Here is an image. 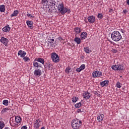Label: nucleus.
<instances>
[{
  "instance_id": "obj_1",
  "label": "nucleus",
  "mask_w": 129,
  "mask_h": 129,
  "mask_svg": "<svg viewBox=\"0 0 129 129\" xmlns=\"http://www.w3.org/2000/svg\"><path fill=\"white\" fill-rule=\"evenodd\" d=\"M111 38L114 42H118V41L121 40V34L119 32L115 31L111 33Z\"/></svg>"
},
{
  "instance_id": "obj_2",
  "label": "nucleus",
  "mask_w": 129,
  "mask_h": 129,
  "mask_svg": "<svg viewBox=\"0 0 129 129\" xmlns=\"http://www.w3.org/2000/svg\"><path fill=\"white\" fill-rule=\"evenodd\" d=\"M57 10L61 15H65L68 12V9L66 7H64L63 4H59L58 5Z\"/></svg>"
},
{
  "instance_id": "obj_3",
  "label": "nucleus",
  "mask_w": 129,
  "mask_h": 129,
  "mask_svg": "<svg viewBox=\"0 0 129 129\" xmlns=\"http://www.w3.org/2000/svg\"><path fill=\"white\" fill-rule=\"evenodd\" d=\"M27 53L25 51H23V50H20L18 52V56H20L21 58H23V59L24 60L25 62H28L30 61V58L28 56H25Z\"/></svg>"
},
{
  "instance_id": "obj_4",
  "label": "nucleus",
  "mask_w": 129,
  "mask_h": 129,
  "mask_svg": "<svg viewBox=\"0 0 129 129\" xmlns=\"http://www.w3.org/2000/svg\"><path fill=\"white\" fill-rule=\"evenodd\" d=\"M72 126L73 129L79 128V127H80L79 120L77 119L73 120L72 121Z\"/></svg>"
},
{
  "instance_id": "obj_5",
  "label": "nucleus",
  "mask_w": 129,
  "mask_h": 129,
  "mask_svg": "<svg viewBox=\"0 0 129 129\" xmlns=\"http://www.w3.org/2000/svg\"><path fill=\"white\" fill-rule=\"evenodd\" d=\"M51 59L53 62L54 63H58L60 61V59L59 58V55L56 53V52H53L51 54Z\"/></svg>"
},
{
  "instance_id": "obj_6",
  "label": "nucleus",
  "mask_w": 129,
  "mask_h": 129,
  "mask_svg": "<svg viewBox=\"0 0 129 129\" xmlns=\"http://www.w3.org/2000/svg\"><path fill=\"white\" fill-rule=\"evenodd\" d=\"M102 76V73L99 71H95L92 74V76L94 78H96V77H100Z\"/></svg>"
},
{
  "instance_id": "obj_7",
  "label": "nucleus",
  "mask_w": 129,
  "mask_h": 129,
  "mask_svg": "<svg viewBox=\"0 0 129 129\" xmlns=\"http://www.w3.org/2000/svg\"><path fill=\"white\" fill-rule=\"evenodd\" d=\"M0 42H1L2 44H4L5 46H8V44L9 43V39L5 38V37H2L1 39H0Z\"/></svg>"
},
{
  "instance_id": "obj_8",
  "label": "nucleus",
  "mask_w": 129,
  "mask_h": 129,
  "mask_svg": "<svg viewBox=\"0 0 129 129\" xmlns=\"http://www.w3.org/2000/svg\"><path fill=\"white\" fill-rule=\"evenodd\" d=\"M40 126H41V120L37 119L34 124V128L38 129Z\"/></svg>"
},
{
  "instance_id": "obj_9",
  "label": "nucleus",
  "mask_w": 129,
  "mask_h": 129,
  "mask_svg": "<svg viewBox=\"0 0 129 129\" xmlns=\"http://www.w3.org/2000/svg\"><path fill=\"white\" fill-rule=\"evenodd\" d=\"M34 75L38 77L42 75V71L40 69L35 70L34 72Z\"/></svg>"
},
{
  "instance_id": "obj_10",
  "label": "nucleus",
  "mask_w": 129,
  "mask_h": 129,
  "mask_svg": "<svg viewBox=\"0 0 129 129\" xmlns=\"http://www.w3.org/2000/svg\"><path fill=\"white\" fill-rule=\"evenodd\" d=\"M83 96L85 99H89V98H90L91 97V95L90 94V93H89L88 92H85L84 93Z\"/></svg>"
},
{
  "instance_id": "obj_11",
  "label": "nucleus",
  "mask_w": 129,
  "mask_h": 129,
  "mask_svg": "<svg viewBox=\"0 0 129 129\" xmlns=\"http://www.w3.org/2000/svg\"><path fill=\"white\" fill-rule=\"evenodd\" d=\"M88 20L89 23H91V24H93V23L95 22V17L93 16H90L88 17Z\"/></svg>"
},
{
  "instance_id": "obj_12",
  "label": "nucleus",
  "mask_w": 129,
  "mask_h": 129,
  "mask_svg": "<svg viewBox=\"0 0 129 129\" xmlns=\"http://www.w3.org/2000/svg\"><path fill=\"white\" fill-rule=\"evenodd\" d=\"M34 61H37V62H39V63H41V64H45V60L44 58L38 57V58H36L34 59Z\"/></svg>"
},
{
  "instance_id": "obj_13",
  "label": "nucleus",
  "mask_w": 129,
  "mask_h": 129,
  "mask_svg": "<svg viewBox=\"0 0 129 129\" xmlns=\"http://www.w3.org/2000/svg\"><path fill=\"white\" fill-rule=\"evenodd\" d=\"M87 38V33L86 32H83L81 34V40H85Z\"/></svg>"
},
{
  "instance_id": "obj_14",
  "label": "nucleus",
  "mask_w": 129,
  "mask_h": 129,
  "mask_svg": "<svg viewBox=\"0 0 129 129\" xmlns=\"http://www.w3.org/2000/svg\"><path fill=\"white\" fill-rule=\"evenodd\" d=\"M100 85L103 87L104 86H107L108 85V83H109V81L108 80H105L103 82H101Z\"/></svg>"
},
{
  "instance_id": "obj_15",
  "label": "nucleus",
  "mask_w": 129,
  "mask_h": 129,
  "mask_svg": "<svg viewBox=\"0 0 129 129\" xmlns=\"http://www.w3.org/2000/svg\"><path fill=\"white\" fill-rule=\"evenodd\" d=\"M10 30H11V27H10V25H7V26H6L3 28V31L4 32H5L6 33H8V32H10Z\"/></svg>"
},
{
  "instance_id": "obj_16",
  "label": "nucleus",
  "mask_w": 129,
  "mask_h": 129,
  "mask_svg": "<svg viewBox=\"0 0 129 129\" xmlns=\"http://www.w3.org/2000/svg\"><path fill=\"white\" fill-rule=\"evenodd\" d=\"M26 24L29 29H33V22L32 21L28 20L26 21Z\"/></svg>"
},
{
  "instance_id": "obj_17",
  "label": "nucleus",
  "mask_w": 129,
  "mask_h": 129,
  "mask_svg": "<svg viewBox=\"0 0 129 129\" xmlns=\"http://www.w3.org/2000/svg\"><path fill=\"white\" fill-rule=\"evenodd\" d=\"M103 118H104V115L103 114L99 115L97 117V120L99 122L102 121V120H103Z\"/></svg>"
},
{
  "instance_id": "obj_18",
  "label": "nucleus",
  "mask_w": 129,
  "mask_h": 129,
  "mask_svg": "<svg viewBox=\"0 0 129 129\" xmlns=\"http://www.w3.org/2000/svg\"><path fill=\"white\" fill-rule=\"evenodd\" d=\"M15 120L17 123H21V122H22V118H21V117L20 116H16Z\"/></svg>"
},
{
  "instance_id": "obj_19",
  "label": "nucleus",
  "mask_w": 129,
  "mask_h": 129,
  "mask_svg": "<svg viewBox=\"0 0 129 129\" xmlns=\"http://www.w3.org/2000/svg\"><path fill=\"white\" fill-rule=\"evenodd\" d=\"M75 42L77 43L78 45H79V44H81V39L79 38V37H75L74 39Z\"/></svg>"
},
{
  "instance_id": "obj_20",
  "label": "nucleus",
  "mask_w": 129,
  "mask_h": 129,
  "mask_svg": "<svg viewBox=\"0 0 129 129\" xmlns=\"http://www.w3.org/2000/svg\"><path fill=\"white\" fill-rule=\"evenodd\" d=\"M19 15V11L15 10L12 14H11V17L13 18V17H17Z\"/></svg>"
},
{
  "instance_id": "obj_21",
  "label": "nucleus",
  "mask_w": 129,
  "mask_h": 129,
  "mask_svg": "<svg viewBox=\"0 0 129 129\" xmlns=\"http://www.w3.org/2000/svg\"><path fill=\"white\" fill-rule=\"evenodd\" d=\"M74 31L77 34H79L81 33V31H82V29H81V28L79 27H76L74 29Z\"/></svg>"
},
{
  "instance_id": "obj_22",
  "label": "nucleus",
  "mask_w": 129,
  "mask_h": 129,
  "mask_svg": "<svg viewBox=\"0 0 129 129\" xmlns=\"http://www.w3.org/2000/svg\"><path fill=\"white\" fill-rule=\"evenodd\" d=\"M5 5H1L0 6V12H1V13H4V12H5V11H6V8Z\"/></svg>"
},
{
  "instance_id": "obj_23",
  "label": "nucleus",
  "mask_w": 129,
  "mask_h": 129,
  "mask_svg": "<svg viewBox=\"0 0 129 129\" xmlns=\"http://www.w3.org/2000/svg\"><path fill=\"white\" fill-rule=\"evenodd\" d=\"M33 66L34 67H36V68H38V67H41V65L39 64V63L35 60L33 62Z\"/></svg>"
},
{
  "instance_id": "obj_24",
  "label": "nucleus",
  "mask_w": 129,
  "mask_h": 129,
  "mask_svg": "<svg viewBox=\"0 0 129 129\" xmlns=\"http://www.w3.org/2000/svg\"><path fill=\"white\" fill-rule=\"evenodd\" d=\"M84 50L85 53H87V54H89L90 53V50L89 49V47H84Z\"/></svg>"
},
{
  "instance_id": "obj_25",
  "label": "nucleus",
  "mask_w": 129,
  "mask_h": 129,
  "mask_svg": "<svg viewBox=\"0 0 129 129\" xmlns=\"http://www.w3.org/2000/svg\"><path fill=\"white\" fill-rule=\"evenodd\" d=\"M70 70H71V68H70V67H68L64 72L66 73H67V74H69V73H70Z\"/></svg>"
},
{
  "instance_id": "obj_26",
  "label": "nucleus",
  "mask_w": 129,
  "mask_h": 129,
  "mask_svg": "<svg viewBox=\"0 0 129 129\" xmlns=\"http://www.w3.org/2000/svg\"><path fill=\"white\" fill-rule=\"evenodd\" d=\"M10 109H11L10 108H3L1 111V113L4 114L5 112H7L8 110H10Z\"/></svg>"
},
{
  "instance_id": "obj_27",
  "label": "nucleus",
  "mask_w": 129,
  "mask_h": 129,
  "mask_svg": "<svg viewBox=\"0 0 129 129\" xmlns=\"http://www.w3.org/2000/svg\"><path fill=\"white\" fill-rule=\"evenodd\" d=\"M3 104H4V105H5L6 106H8L9 105V100H4L3 101Z\"/></svg>"
},
{
  "instance_id": "obj_28",
  "label": "nucleus",
  "mask_w": 129,
  "mask_h": 129,
  "mask_svg": "<svg viewBox=\"0 0 129 129\" xmlns=\"http://www.w3.org/2000/svg\"><path fill=\"white\" fill-rule=\"evenodd\" d=\"M47 5L50 8H53V7H55L53 3L51 2V0L49 1V2L48 3Z\"/></svg>"
},
{
  "instance_id": "obj_29",
  "label": "nucleus",
  "mask_w": 129,
  "mask_h": 129,
  "mask_svg": "<svg viewBox=\"0 0 129 129\" xmlns=\"http://www.w3.org/2000/svg\"><path fill=\"white\" fill-rule=\"evenodd\" d=\"M93 93L95 94V95H97L98 97H100V94H99L100 92L99 91H94Z\"/></svg>"
},
{
  "instance_id": "obj_30",
  "label": "nucleus",
  "mask_w": 129,
  "mask_h": 129,
  "mask_svg": "<svg viewBox=\"0 0 129 129\" xmlns=\"http://www.w3.org/2000/svg\"><path fill=\"white\" fill-rule=\"evenodd\" d=\"M82 105L81 102L78 103L75 105V107L76 108H79Z\"/></svg>"
},
{
  "instance_id": "obj_31",
  "label": "nucleus",
  "mask_w": 129,
  "mask_h": 129,
  "mask_svg": "<svg viewBox=\"0 0 129 129\" xmlns=\"http://www.w3.org/2000/svg\"><path fill=\"white\" fill-rule=\"evenodd\" d=\"M117 70L120 71V70H123V66L120 64L117 65Z\"/></svg>"
},
{
  "instance_id": "obj_32",
  "label": "nucleus",
  "mask_w": 129,
  "mask_h": 129,
  "mask_svg": "<svg viewBox=\"0 0 129 129\" xmlns=\"http://www.w3.org/2000/svg\"><path fill=\"white\" fill-rule=\"evenodd\" d=\"M73 102H76L78 100V97H73L72 99Z\"/></svg>"
},
{
  "instance_id": "obj_33",
  "label": "nucleus",
  "mask_w": 129,
  "mask_h": 129,
  "mask_svg": "<svg viewBox=\"0 0 129 129\" xmlns=\"http://www.w3.org/2000/svg\"><path fill=\"white\" fill-rule=\"evenodd\" d=\"M5 127V123L4 122H0V129H3Z\"/></svg>"
},
{
  "instance_id": "obj_34",
  "label": "nucleus",
  "mask_w": 129,
  "mask_h": 129,
  "mask_svg": "<svg viewBox=\"0 0 129 129\" xmlns=\"http://www.w3.org/2000/svg\"><path fill=\"white\" fill-rule=\"evenodd\" d=\"M98 19H99V20H101V19H102L103 18V15H102V14L101 13H99L98 14L97 16Z\"/></svg>"
},
{
  "instance_id": "obj_35",
  "label": "nucleus",
  "mask_w": 129,
  "mask_h": 129,
  "mask_svg": "<svg viewBox=\"0 0 129 129\" xmlns=\"http://www.w3.org/2000/svg\"><path fill=\"white\" fill-rule=\"evenodd\" d=\"M116 85L118 88H120V87H121L122 84L119 83V82H117Z\"/></svg>"
},
{
  "instance_id": "obj_36",
  "label": "nucleus",
  "mask_w": 129,
  "mask_h": 129,
  "mask_svg": "<svg viewBox=\"0 0 129 129\" xmlns=\"http://www.w3.org/2000/svg\"><path fill=\"white\" fill-rule=\"evenodd\" d=\"M27 16L28 18H31V19H35V16L32 15L31 14H27Z\"/></svg>"
},
{
  "instance_id": "obj_37",
  "label": "nucleus",
  "mask_w": 129,
  "mask_h": 129,
  "mask_svg": "<svg viewBox=\"0 0 129 129\" xmlns=\"http://www.w3.org/2000/svg\"><path fill=\"white\" fill-rule=\"evenodd\" d=\"M111 68L112 69V70H117V66L115 65V66H111Z\"/></svg>"
},
{
  "instance_id": "obj_38",
  "label": "nucleus",
  "mask_w": 129,
  "mask_h": 129,
  "mask_svg": "<svg viewBox=\"0 0 129 129\" xmlns=\"http://www.w3.org/2000/svg\"><path fill=\"white\" fill-rule=\"evenodd\" d=\"M46 5H48V3H49V0H42L41 4H46Z\"/></svg>"
},
{
  "instance_id": "obj_39",
  "label": "nucleus",
  "mask_w": 129,
  "mask_h": 129,
  "mask_svg": "<svg viewBox=\"0 0 129 129\" xmlns=\"http://www.w3.org/2000/svg\"><path fill=\"white\" fill-rule=\"evenodd\" d=\"M49 70H52V67L51 66V63L50 62L48 63L47 66Z\"/></svg>"
},
{
  "instance_id": "obj_40",
  "label": "nucleus",
  "mask_w": 129,
  "mask_h": 129,
  "mask_svg": "<svg viewBox=\"0 0 129 129\" xmlns=\"http://www.w3.org/2000/svg\"><path fill=\"white\" fill-rule=\"evenodd\" d=\"M80 68L81 70H84L85 69V64H82Z\"/></svg>"
},
{
  "instance_id": "obj_41",
  "label": "nucleus",
  "mask_w": 129,
  "mask_h": 129,
  "mask_svg": "<svg viewBox=\"0 0 129 129\" xmlns=\"http://www.w3.org/2000/svg\"><path fill=\"white\" fill-rule=\"evenodd\" d=\"M52 12H56V8L55 6L52 7V8H50Z\"/></svg>"
},
{
  "instance_id": "obj_42",
  "label": "nucleus",
  "mask_w": 129,
  "mask_h": 129,
  "mask_svg": "<svg viewBox=\"0 0 129 129\" xmlns=\"http://www.w3.org/2000/svg\"><path fill=\"white\" fill-rule=\"evenodd\" d=\"M51 3H52L53 5L56 6V2L55 0H50Z\"/></svg>"
},
{
  "instance_id": "obj_43",
  "label": "nucleus",
  "mask_w": 129,
  "mask_h": 129,
  "mask_svg": "<svg viewBox=\"0 0 129 129\" xmlns=\"http://www.w3.org/2000/svg\"><path fill=\"white\" fill-rule=\"evenodd\" d=\"M76 71H77V72H81V71H82V70H81L80 68L76 69Z\"/></svg>"
},
{
  "instance_id": "obj_44",
  "label": "nucleus",
  "mask_w": 129,
  "mask_h": 129,
  "mask_svg": "<svg viewBox=\"0 0 129 129\" xmlns=\"http://www.w3.org/2000/svg\"><path fill=\"white\" fill-rule=\"evenodd\" d=\"M54 39H49L48 43H49V44H51V43H53V42H54Z\"/></svg>"
},
{
  "instance_id": "obj_45",
  "label": "nucleus",
  "mask_w": 129,
  "mask_h": 129,
  "mask_svg": "<svg viewBox=\"0 0 129 129\" xmlns=\"http://www.w3.org/2000/svg\"><path fill=\"white\" fill-rule=\"evenodd\" d=\"M112 52H113V53H117V50L115 49H112L111 50Z\"/></svg>"
},
{
  "instance_id": "obj_46",
  "label": "nucleus",
  "mask_w": 129,
  "mask_h": 129,
  "mask_svg": "<svg viewBox=\"0 0 129 129\" xmlns=\"http://www.w3.org/2000/svg\"><path fill=\"white\" fill-rule=\"evenodd\" d=\"M58 40L61 42V41H63V38H62V37H61L60 36H59V37H58Z\"/></svg>"
},
{
  "instance_id": "obj_47",
  "label": "nucleus",
  "mask_w": 129,
  "mask_h": 129,
  "mask_svg": "<svg viewBox=\"0 0 129 129\" xmlns=\"http://www.w3.org/2000/svg\"><path fill=\"white\" fill-rule=\"evenodd\" d=\"M21 129H28V127H27V126H23L21 127Z\"/></svg>"
},
{
  "instance_id": "obj_48",
  "label": "nucleus",
  "mask_w": 129,
  "mask_h": 129,
  "mask_svg": "<svg viewBox=\"0 0 129 129\" xmlns=\"http://www.w3.org/2000/svg\"><path fill=\"white\" fill-rule=\"evenodd\" d=\"M120 32H121V33H122V34H124V32H125V31H124V30L121 29H120Z\"/></svg>"
},
{
  "instance_id": "obj_49",
  "label": "nucleus",
  "mask_w": 129,
  "mask_h": 129,
  "mask_svg": "<svg viewBox=\"0 0 129 129\" xmlns=\"http://www.w3.org/2000/svg\"><path fill=\"white\" fill-rule=\"evenodd\" d=\"M77 112L79 113V112H82V111H81V109H79L77 110Z\"/></svg>"
},
{
  "instance_id": "obj_50",
  "label": "nucleus",
  "mask_w": 129,
  "mask_h": 129,
  "mask_svg": "<svg viewBox=\"0 0 129 129\" xmlns=\"http://www.w3.org/2000/svg\"><path fill=\"white\" fill-rule=\"evenodd\" d=\"M123 13H124V14H126V13H127V11L126 10H123Z\"/></svg>"
},
{
  "instance_id": "obj_51",
  "label": "nucleus",
  "mask_w": 129,
  "mask_h": 129,
  "mask_svg": "<svg viewBox=\"0 0 129 129\" xmlns=\"http://www.w3.org/2000/svg\"><path fill=\"white\" fill-rule=\"evenodd\" d=\"M82 123V121H81V120L79 121V124H80V126H81Z\"/></svg>"
},
{
  "instance_id": "obj_52",
  "label": "nucleus",
  "mask_w": 129,
  "mask_h": 129,
  "mask_svg": "<svg viewBox=\"0 0 129 129\" xmlns=\"http://www.w3.org/2000/svg\"><path fill=\"white\" fill-rule=\"evenodd\" d=\"M126 3L128 6H129V0H126Z\"/></svg>"
},
{
  "instance_id": "obj_53",
  "label": "nucleus",
  "mask_w": 129,
  "mask_h": 129,
  "mask_svg": "<svg viewBox=\"0 0 129 129\" xmlns=\"http://www.w3.org/2000/svg\"><path fill=\"white\" fill-rule=\"evenodd\" d=\"M68 14H70V13H71V11H70V9L68 10Z\"/></svg>"
},
{
  "instance_id": "obj_54",
  "label": "nucleus",
  "mask_w": 129,
  "mask_h": 129,
  "mask_svg": "<svg viewBox=\"0 0 129 129\" xmlns=\"http://www.w3.org/2000/svg\"><path fill=\"white\" fill-rule=\"evenodd\" d=\"M109 13H112V9H110Z\"/></svg>"
},
{
  "instance_id": "obj_55",
  "label": "nucleus",
  "mask_w": 129,
  "mask_h": 129,
  "mask_svg": "<svg viewBox=\"0 0 129 129\" xmlns=\"http://www.w3.org/2000/svg\"><path fill=\"white\" fill-rule=\"evenodd\" d=\"M50 47H53V43H50Z\"/></svg>"
},
{
  "instance_id": "obj_56",
  "label": "nucleus",
  "mask_w": 129,
  "mask_h": 129,
  "mask_svg": "<svg viewBox=\"0 0 129 129\" xmlns=\"http://www.w3.org/2000/svg\"><path fill=\"white\" fill-rule=\"evenodd\" d=\"M41 129H45L44 127H42Z\"/></svg>"
}]
</instances>
